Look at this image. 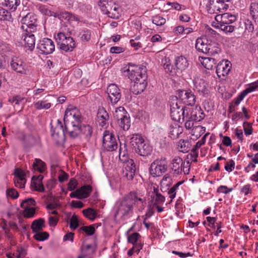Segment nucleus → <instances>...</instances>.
I'll use <instances>...</instances> for the list:
<instances>
[{
  "instance_id": "nucleus-1",
  "label": "nucleus",
  "mask_w": 258,
  "mask_h": 258,
  "mask_svg": "<svg viewBox=\"0 0 258 258\" xmlns=\"http://www.w3.org/2000/svg\"><path fill=\"white\" fill-rule=\"evenodd\" d=\"M82 115L77 108L71 107L67 108L63 121L69 136L75 138L82 133L88 140L92 136L93 129L88 124L82 125Z\"/></svg>"
},
{
  "instance_id": "nucleus-2",
  "label": "nucleus",
  "mask_w": 258,
  "mask_h": 258,
  "mask_svg": "<svg viewBox=\"0 0 258 258\" xmlns=\"http://www.w3.org/2000/svg\"><path fill=\"white\" fill-rule=\"evenodd\" d=\"M136 205L139 210L146 207V198L135 192H131L119 203L114 214L115 218L124 220L133 212V205Z\"/></svg>"
},
{
  "instance_id": "nucleus-3",
  "label": "nucleus",
  "mask_w": 258,
  "mask_h": 258,
  "mask_svg": "<svg viewBox=\"0 0 258 258\" xmlns=\"http://www.w3.org/2000/svg\"><path fill=\"white\" fill-rule=\"evenodd\" d=\"M196 48L199 52L213 55L218 53L217 44L209 38L207 35H203L196 40Z\"/></svg>"
},
{
  "instance_id": "nucleus-4",
  "label": "nucleus",
  "mask_w": 258,
  "mask_h": 258,
  "mask_svg": "<svg viewBox=\"0 0 258 258\" xmlns=\"http://www.w3.org/2000/svg\"><path fill=\"white\" fill-rule=\"evenodd\" d=\"M113 117L117 125L123 130L127 131L131 126L130 114L122 106L116 107L113 112Z\"/></svg>"
},
{
  "instance_id": "nucleus-5",
  "label": "nucleus",
  "mask_w": 258,
  "mask_h": 258,
  "mask_svg": "<svg viewBox=\"0 0 258 258\" xmlns=\"http://www.w3.org/2000/svg\"><path fill=\"white\" fill-rule=\"evenodd\" d=\"M170 115L172 119L180 123L184 122V117L186 115L187 107L180 104L176 98H172L170 103Z\"/></svg>"
},
{
  "instance_id": "nucleus-6",
  "label": "nucleus",
  "mask_w": 258,
  "mask_h": 258,
  "mask_svg": "<svg viewBox=\"0 0 258 258\" xmlns=\"http://www.w3.org/2000/svg\"><path fill=\"white\" fill-rule=\"evenodd\" d=\"M128 78L132 81L141 80L143 76H145V80H147V68L141 65H135L132 63H128V68L125 71Z\"/></svg>"
},
{
  "instance_id": "nucleus-7",
  "label": "nucleus",
  "mask_w": 258,
  "mask_h": 258,
  "mask_svg": "<svg viewBox=\"0 0 258 258\" xmlns=\"http://www.w3.org/2000/svg\"><path fill=\"white\" fill-rule=\"evenodd\" d=\"M226 60L223 59L220 61L217 67L216 73L220 80L218 87V92L221 95V97L224 100L226 99V87H225V74H226Z\"/></svg>"
},
{
  "instance_id": "nucleus-8",
  "label": "nucleus",
  "mask_w": 258,
  "mask_h": 258,
  "mask_svg": "<svg viewBox=\"0 0 258 258\" xmlns=\"http://www.w3.org/2000/svg\"><path fill=\"white\" fill-rule=\"evenodd\" d=\"M217 13H220L221 14L217 15L215 17L216 22L212 23V26L216 29H218L220 32L225 33L226 30V23L223 21V16L225 15L226 11V4H225L224 0L218 1Z\"/></svg>"
},
{
  "instance_id": "nucleus-9",
  "label": "nucleus",
  "mask_w": 258,
  "mask_h": 258,
  "mask_svg": "<svg viewBox=\"0 0 258 258\" xmlns=\"http://www.w3.org/2000/svg\"><path fill=\"white\" fill-rule=\"evenodd\" d=\"M117 147L115 136L109 131H105L102 137L101 150L103 152H112L116 150Z\"/></svg>"
},
{
  "instance_id": "nucleus-10",
  "label": "nucleus",
  "mask_w": 258,
  "mask_h": 258,
  "mask_svg": "<svg viewBox=\"0 0 258 258\" xmlns=\"http://www.w3.org/2000/svg\"><path fill=\"white\" fill-rule=\"evenodd\" d=\"M59 48L66 52L71 51L75 47L76 43L71 36H67L62 32L58 33L55 38Z\"/></svg>"
},
{
  "instance_id": "nucleus-11",
  "label": "nucleus",
  "mask_w": 258,
  "mask_h": 258,
  "mask_svg": "<svg viewBox=\"0 0 258 258\" xmlns=\"http://www.w3.org/2000/svg\"><path fill=\"white\" fill-rule=\"evenodd\" d=\"M176 96L172 98H176L177 101L180 104L192 106L196 101V97L192 91L190 89L178 90L176 91Z\"/></svg>"
},
{
  "instance_id": "nucleus-12",
  "label": "nucleus",
  "mask_w": 258,
  "mask_h": 258,
  "mask_svg": "<svg viewBox=\"0 0 258 258\" xmlns=\"http://www.w3.org/2000/svg\"><path fill=\"white\" fill-rule=\"evenodd\" d=\"M167 169V162L165 158L157 159L153 162L150 167V172L154 177L160 176Z\"/></svg>"
},
{
  "instance_id": "nucleus-13",
  "label": "nucleus",
  "mask_w": 258,
  "mask_h": 258,
  "mask_svg": "<svg viewBox=\"0 0 258 258\" xmlns=\"http://www.w3.org/2000/svg\"><path fill=\"white\" fill-rule=\"evenodd\" d=\"M12 70L18 74L26 75L29 71L26 63L19 57L13 56L10 61Z\"/></svg>"
},
{
  "instance_id": "nucleus-14",
  "label": "nucleus",
  "mask_w": 258,
  "mask_h": 258,
  "mask_svg": "<svg viewBox=\"0 0 258 258\" xmlns=\"http://www.w3.org/2000/svg\"><path fill=\"white\" fill-rule=\"evenodd\" d=\"M37 19L36 16L32 13H28L21 20V29L23 31L35 32L36 30Z\"/></svg>"
},
{
  "instance_id": "nucleus-15",
  "label": "nucleus",
  "mask_w": 258,
  "mask_h": 258,
  "mask_svg": "<svg viewBox=\"0 0 258 258\" xmlns=\"http://www.w3.org/2000/svg\"><path fill=\"white\" fill-rule=\"evenodd\" d=\"M51 136L57 142H60L65 138L66 134L68 132L66 130V124L63 127L61 121L57 119L56 124L54 127H51Z\"/></svg>"
},
{
  "instance_id": "nucleus-16",
  "label": "nucleus",
  "mask_w": 258,
  "mask_h": 258,
  "mask_svg": "<svg viewBox=\"0 0 258 258\" xmlns=\"http://www.w3.org/2000/svg\"><path fill=\"white\" fill-rule=\"evenodd\" d=\"M184 165V161L179 156H175L171 160L169 168L171 173L174 176L181 175L182 172H184L183 166Z\"/></svg>"
},
{
  "instance_id": "nucleus-17",
  "label": "nucleus",
  "mask_w": 258,
  "mask_h": 258,
  "mask_svg": "<svg viewBox=\"0 0 258 258\" xmlns=\"http://www.w3.org/2000/svg\"><path fill=\"white\" fill-rule=\"evenodd\" d=\"M108 100L112 105L116 104L120 99L121 94L118 86L114 84H110L107 88Z\"/></svg>"
},
{
  "instance_id": "nucleus-18",
  "label": "nucleus",
  "mask_w": 258,
  "mask_h": 258,
  "mask_svg": "<svg viewBox=\"0 0 258 258\" xmlns=\"http://www.w3.org/2000/svg\"><path fill=\"white\" fill-rule=\"evenodd\" d=\"M37 48L41 51V53L49 54L54 51L55 46L51 39L44 38L37 44Z\"/></svg>"
},
{
  "instance_id": "nucleus-19",
  "label": "nucleus",
  "mask_w": 258,
  "mask_h": 258,
  "mask_svg": "<svg viewBox=\"0 0 258 258\" xmlns=\"http://www.w3.org/2000/svg\"><path fill=\"white\" fill-rule=\"evenodd\" d=\"M101 9L102 11L105 14L112 19H117L120 16V9L115 4L112 3L111 2L110 3H107L106 5H103Z\"/></svg>"
},
{
  "instance_id": "nucleus-20",
  "label": "nucleus",
  "mask_w": 258,
  "mask_h": 258,
  "mask_svg": "<svg viewBox=\"0 0 258 258\" xmlns=\"http://www.w3.org/2000/svg\"><path fill=\"white\" fill-rule=\"evenodd\" d=\"M149 195L152 199L150 202L154 206L161 204L165 201V197L159 192L158 187L155 185H153L150 187Z\"/></svg>"
},
{
  "instance_id": "nucleus-21",
  "label": "nucleus",
  "mask_w": 258,
  "mask_h": 258,
  "mask_svg": "<svg viewBox=\"0 0 258 258\" xmlns=\"http://www.w3.org/2000/svg\"><path fill=\"white\" fill-rule=\"evenodd\" d=\"M187 112L189 118L195 121H200L205 116V113L200 106H196L194 108L187 107ZM189 119V118H188Z\"/></svg>"
},
{
  "instance_id": "nucleus-22",
  "label": "nucleus",
  "mask_w": 258,
  "mask_h": 258,
  "mask_svg": "<svg viewBox=\"0 0 258 258\" xmlns=\"http://www.w3.org/2000/svg\"><path fill=\"white\" fill-rule=\"evenodd\" d=\"M128 161L127 164L123 165L122 175L128 180H132L135 175L136 168L134 160Z\"/></svg>"
},
{
  "instance_id": "nucleus-23",
  "label": "nucleus",
  "mask_w": 258,
  "mask_h": 258,
  "mask_svg": "<svg viewBox=\"0 0 258 258\" xmlns=\"http://www.w3.org/2000/svg\"><path fill=\"white\" fill-rule=\"evenodd\" d=\"M145 76H143L141 80L138 81H133V84L131 87V92L135 94L138 95L143 92L146 89L147 85V80H145Z\"/></svg>"
},
{
  "instance_id": "nucleus-24",
  "label": "nucleus",
  "mask_w": 258,
  "mask_h": 258,
  "mask_svg": "<svg viewBox=\"0 0 258 258\" xmlns=\"http://www.w3.org/2000/svg\"><path fill=\"white\" fill-rule=\"evenodd\" d=\"M194 88L200 95L205 96L209 93V90L207 88V84L205 81L199 78H195L193 81Z\"/></svg>"
},
{
  "instance_id": "nucleus-25",
  "label": "nucleus",
  "mask_w": 258,
  "mask_h": 258,
  "mask_svg": "<svg viewBox=\"0 0 258 258\" xmlns=\"http://www.w3.org/2000/svg\"><path fill=\"white\" fill-rule=\"evenodd\" d=\"M33 32H27L23 31L22 38L25 41V46L30 51H32L35 47V38L34 35L32 34Z\"/></svg>"
},
{
  "instance_id": "nucleus-26",
  "label": "nucleus",
  "mask_w": 258,
  "mask_h": 258,
  "mask_svg": "<svg viewBox=\"0 0 258 258\" xmlns=\"http://www.w3.org/2000/svg\"><path fill=\"white\" fill-rule=\"evenodd\" d=\"M43 176L39 175L38 176L34 175L32 177L31 187L32 189L39 192H43L44 187L42 183V179Z\"/></svg>"
},
{
  "instance_id": "nucleus-27",
  "label": "nucleus",
  "mask_w": 258,
  "mask_h": 258,
  "mask_svg": "<svg viewBox=\"0 0 258 258\" xmlns=\"http://www.w3.org/2000/svg\"><path fill=\"white\" fill-rule=\"evenodd\" d=\"M238 13L227 12V32H232L236 27Z\"/></svg>"
},
{
  "instance_id": "nucleus-28",
  "label": "nucleus",
  "mask_w": 258,
  "mask_h": 258,
  "mask_svg": "<svg viewBox=\"0 0 258 258\" xmlns=\"http://www.w3.org/2000/svg\"><path fill=\"white\" fill-rule=\"evenodd\" d=\"M109 119V115L104 108H99L97 114V121L102 127H104L107 124Z\"/></svg>"
},
{
  "instance_id": "nucleus-29",
  "label": "nucleus",
  "mask_w": 258,
  "mask_h": 258,
  "mask_svg": "<svg viewBox=\"0 0 258 258\" xmlns=\"http://www.w3.org/2000/svg\"><path fill=\"white\" fill-rule=\"evenodd\" d=\"M57 18L63 19L68 21L70 24H72L74 22H79V17L75 14L67 11L61 12L57 14Z\"/></svg>"
},
{
  "instance_id": "nucleus-30",
  "label": "nucleus",
  "mask_w": 258,
  "mask_h": 258,
  "mask_svg": "<svg viewBox=\"0 0 258 258\" xmlns=\"http://www.w3.org/2000/svg\"><path fill=\"white\" fill-rule=\"evenodd\" d=\"M174 64L176 70L180 72L185 70L188 66L186 58L183 56L176 57Z\"/></svg>"
},
{
  "instance_id": "nucleus-31",
  "label": "nucleus",
  "mask_w": 258,
  "mask_h": 258,
  "mask_svg": "<svg viewBox=\"0 0 258 258\" xmlns=\"http://www.w3.org/2000/svg\"><path fill=\"white\" fill-rule=\"evenodd\" d=\"M75 35L83 42H88L91 39V31L87 28L80 29L75 33Z\"/></svg>"
},
{
  "instance_id": "nucleus-32",
  "label": "nucleus",
  "mask_w": 258,
  "mask_h": 258,
  "mask_svg": "<svg viewBox=\"0 0 258 258\" xmlns=\"http://www.w3.org/2000/svg\"><path fill=\"white\" fill-rule=\"evenodd\" d=\"M152 151V147L145 141L135 152L142 156H147L150 155Z\"/></svg>"
},
{
  "instance_id": "nucleus-33",
  "label": "nucleus",
  "mask_w": 258,
  "mask_h": 258,
  "mask_svg": "<svg viewBox=\"0 0 258 258\" xmlns=\"http://www.w3.org/2000/svg\"><path fill=\"white\" fill-rule=\"evenodd\" d=\"M144 140L141 135H133L130 139V145L134 151L136 150L140 145H142L144 142Z\"/></svg>"
},
{
  "instance_id": "nucleus-34",
  "label": "nucleus",
  "mask_w": 258,
  "mask_h": 258,
  "mask_svg": "<svg viewBox=\"0 0 258 258\" xmlns=\"http://www.w3.org/2000/svg\"><path fill=\"white\" fill-rule=\"evenodd\" d=\"M183 128L177 124L170 126L169 131V137L172 140L177 139L182 133Z\"/></svg>"
},
{
  "instance_id": "nucleus-35",
  "label": "nucleus",
  "mask_w": 258,
  "mask_h": 258,
  "mask_svg": "<svg viewBox=\"0 0 258 258\" xmlns=\"http://www.w3.org/2000/svg\"><path fill=\"white\" fill-rule=\"evenodd\" d=\"M81 251L87 256L92 255L95 251V247L91 244H86L84 241L81 247Z\"/></svg>"
},
{
  "instance_id": "nucleus-36",
  "label": "nucleus",
  "mask_w": 258,
  "mask_h": 258,
  "mask_svg": "<svg viewBox=\"0 0 258 258\" xmlns=\"http://www.w3.org/2000/svg\"><path fill=\"white\" fill-rule=\"evenodd\" d=\"M44 222L45 220L43 218L34 220L31 225L33 232L36 233L42 230L43 228L45 227Z\"/></svg>"
},
{
  "instance_id": "nucleus-37",
  "label": "nucleus",
  "mask_w": 258,
  "mask_h": 258,
  "mask_svg": "<svg viewBox=\"0 0 258 258\" xmlns=\"http://www.w3.org/2000/svg\"><path fill=\"white\" fill-rule=\"evenodd\" d=\"M92 187L90 185H85L77 189V192H79L81 199H85L89 197Z\"/></svg>"
},
{
  "instance_id": "nucleus-38",
  "label": "nucleus",
  "mask_w": 258,
  "mask_h": 258,
  "mask_svg": "<svg viewBox=\"0 0 258 258\" xmlns=\"http://www.w3.org/2000/svg\"><path fill=\"white\" fill-rule=\"evenodd\" d=\"M33 169L40 173H43L46 169V164L40 159L35 158L32 164Z\"/></svg>"
},
{
  "instance_id": "nucleus-39",
  "label": "nucleus",
  "mask_w": 258,
  "mask_h": 258,
  "mask_svg": "<svg viewBox=\"0 0 258 258\" xmlns=\"http://www.w3.org/2000/svg\"><path fill=\"white\" fill-rule=\"evenodd\" d=\"M124 150L123 151L121 145L120 146L119 151V160L124 163V164H127V162H129V160H133L132 159H130L128 157L126 149V144L123 145Z\"/></svg>"
},
{
  "instance_id": "nucleus-40",
  "label": "nucleus",
  "mask_w": 258,
  "mask_h": 258,
  "mask_svg": "<svg viewBox=\"0 0 258 258\" xmlns=\"http://www.w3.org/2000/svg\"><path fill=\"white\" fill-rule=\"evenodd\" d=\"M218 1L220 0H208L206 5V8L209 14L217 13V6Z\"/></svg>"
},
{
  "instance_id": "nucleus-41",
  "label": "nucleus",
  "mask_w": 258,
  "mask_h": 258,
  "mask_svg": "<svg viewBox=\"0 0 258 258\" xmlns=\"http://www.w3.org/2000/svg\"><path fill=\"white\" fill-rule=\"evenodd\" d=\"M84 215L90 220L93 221L97 217V213L95 209L89 208L83 210Z\"/></svg>"
},
{
  "instance_id": "nucleus-42",
  "label": "nucleus",
  "mask_w": 258,
  "mask_h": 258,
  "mask_svg": "<svg viewBox=\"0 0 258 258\" xmlns=\"http://www.w3.org/2000/svg\"><path fill=\"white\" fill-rule=\"evenodd\" d=\"M183 182V181H179L168 189L167 194L168 195L169 197L171 199L169 203L172 202V200L176 197L177 190L178 189L179 185L182 184Z\"/></svg>"
},
{
  "instance_id": "nucleus-43",
  "label": "nucleus",
  "mask_w": 258,
  "mask_h": 258,
  "mask_svg": "<svg viewBox=\"0 0 258 258\" xmlns=\"http://www.w3.org/2000/svg\"><path fill=\"white\" fill-rule=\"evenodd\" d=\"M258 87V81L251 84L249 87L243 90L239 94V100H243L244 97L249 93L254 91Z\"/></svg>"
},
{
  "instance_id": "nucleus-44",
  "label": "nucleus",
  "mask_w": 258,
  "mask_h": 258,
  "mask_svg": "<svg viewBox=\"0 0 258 258\" xmlns=\"http://www.w3.org/2000/svg\"><path fill=\"white\" fill-rule=\"evenodd\" d=\"M20 3V0H4V5L12 11L17 9Z\"/></svg>"
},
{
  "instance_id": "nucleus-45",
  "label": "nucleus",
  "mask_w": 258,
  "mask_h": 258,
  "mask_svg": "<svg viewBox=\"0 0 258 258\" xmlns=\"http://www.w3.org/2000/svg\"><path fill=\"white\" fill-rule=\"evenodd\" d=\"M202 65L207 70H212L215 64V59L209 57L203 58Z\"/></svg>"
},
{
  "instance_id": "nucleus-46",
  "label": "nucleus",
  "mask_w": 258,
  "mask_h": 258,
  "mask_svg": "<svg viewBox=\"0 0 258 258\" xmlns=\"http://www.w3.org/2000/svg\"><path fill=\"white\" fill-rule=\"evenodd\" d=\"M162 62L163 63V67L166 72L170 73H175V67L171 64L170 60L168 58H165L164 60H162Z\"/></svg>"
},
{
  "instance_id": "nucleus-47",
  "label": "nucleus",
  "mask_w": 258,
  "mask_h": 258,
  "mask_svg": "<svg viewBox=\"0 0 258 258\" xmlns=\"http://www.w3.org/2000/svg\"><path fill=\"white\" fill-rule=\"evenodd\" d=\"M35 233L33 237L38 241H42L48 239L49 237V234L47 232L39 231Z\"/></svg>"
},
{
  "instance_id": "nucleus-48",
  "label": "nucleus",
  "mask_w": 258,
  "mask_h": 258,
  "mask_svg": "<svg viewBox=\"0 0 258 258\" xmlns=\"http://www.w3.org/2000/svg\"><path fill=\"white\" fill-rule=\"evenodd\" d=\"M35 108L37 109H49L51 107V103L46 101H39L34 104Z\"/></svg>"
},
{
  "instance_id": "nucleus-49",
  "label": "nucleus",
  "mask_w": 258,
  "mask_h": 258,
  "mask_svg": "<svg viewBox=\"0 0 258 258\" xmlns=\"http://www.w3.org/2000/svg\"><path fill=\"white\" fill-rule=\"evenodd\" d=\"M188 142H186L184 140H180L177 144L178 148L179 149V151L183 152L185 153L188 152Z\"/></svg>"
},
{
  "instance_id": "nucleus-50",
  "label": "nucleus",
  "mask_w": 258,
  "mask_h": 258,
  "mask_svg": "<svg viewBox=\"0 0 258 258\" xmlns=\"http://www.w3.org/2000/svg\"><path fill=\"white\" fill-rule=\"evenodd\" d=\"M40 12L43 15L48 16H53L55 18L57 17V14L49 10L44 6L40 7L39 8Z\"/></svg>"
},
{
  "instance_id": "nucleus-51",
  "label": "nucleus",
  "mask_w": 258,
  "mask_h": 258,
  "mask_svg": "<svg viewBox=\"0 0 258 258\" xmlns=\"http://www.w3.org/2000/svg\"><path fill=\"white\" fill-rule=\"evenodd\" d=\"M250 15L253 18H258V4L252 3L250 6Z\"/></svg>"
},
{
  "instance_id": "nucleus-52",
  "label": "nucleus",
  "mask_w": 258,
  "mask_h": 258,
  "mask_svg": "<svg viewBox=\"0 0 258 258\" xmlns=\"http://www.w3.org/2000/svg\"><path fill=\"white\" fill-rule=\"evenodd\" d=\"M152 22L157 26H162L166 23V20L159 15H156L153 17Z\"/></svg>"
},
{
  "instance_id": "nucleus-53",
  "label": "nucleus",
  "mask_w": 258,
  "mask_h": 258,
  "mask_svg": "<svg viewBox=\"0 0 258 258\" xmlns=\"http://www.w3.org/2000/svg\"><path fill=\"white\" fill-rule=\"evenodd\" d=\"M198 149L194 148L191 152L187 155V159H189L191 160V162H196L198 161L197 157H198Z\"/></svg>"
},
{
  "instance_id": "nucleus-54",
  "label": "nucleus",
  "mask_w": 258,
  "mask_h": 258,
  "mask_svg": "<svg viewBox=\"0 0 258 258\" xmlns=\"http://www.w3.org/2000/svg\"><path fill=\"white\" fill-rule=\"evenodd\" d=\"M203 105L205 110L207 112H210L214 109V103L209 99H205L203 103Z\"/></svg>"
},
{
  "instance_id": "nucleus-55",
  "label": "nucleus",
  "mask_w": 258,
  "mask_h": 258,
  "mask_svg": "<svg viewBox=\"0 0 258 258\" xmlns=\"http://www.w3.org/2000/svg\"><path fill=\"white\" fill-rule=\"evenodd\" d=\"M140 238H141L140 234L138 232H134L128 236L127 241L129 243L135 245Z\"/></svg>"
},
{
  "instance_id": "nucleus-56",
  "label": "nucleus",
  "mask_w": 258,
  "mask_h": 258,
  "mask_svg": "<svg viewBox=\"0 0 258 258\" xmlns=\"http://www.w3.org/2000/svg\"><path fill=\"white\" fill-rule=\"evenodd\" d=\"M192 132L193 135H195L197 137H200L205 132V128L201 125L196 126L192 128Z\"/></svg>"
},
{
  "instance_id": "nucleus-57",
  "label": "nucleus",
  "mask_w": 258,
  "mask_h": 258,
  "mask_svg": "<svg viewBox=\"0 0 258 258\" xmlns=\"http://www.w3.org/2000/svg\"><path fill=\"white\" fill-rule=\"evenodd\" d=\"M79 226V222L78 220V217L77 215L74 214L70 221V228L74 230H75Z\"/></svg>"
},
{
  "instance_id": "nucleus-58",
  "label": "nucleus",
  "mask_w": 258,
  "mask_h": 258,
  "mask_svg": "<svg viewBox=\"0 0 258 258\" xmlns=\"http://www.w3.org/2000/svg\"><path fill=\"white\" fill-rule=\"evenodd\" d=\"M36 202L33 198H30L23 201L21 204V207L22 208L29 207L30 206H35Z\"/></svg>"
},
{
  "instance_id": "nucleus-59",
  "label": "nucleus",
  "mask_w": 258,
  "mask_h": 258,
  "mask_svg": "<svg viewBox=\"0 0 258 258\" xmlns=\"http://www.w3.org/2000/svg\"><path fill=\"white\" fill-rule=\"evenodd\" d=\"M242 100H239V95L234 99V100L230 103L229 106V111L230 113H231L235 111V107L238 106L240 102Z\"/></svg>"
},
{
  "instance_id": "nucleus-60",
  "label": "nucleus",
  "mask_w": 258,
  "mask_h": 258,
  "mask_svg": "<svg viewBox=\"0 0 258 258\" xmlns=\"http://www.w3.org/2000/svg\"><path fill=\"white\" fill-rule=\"evenodd\" d=\"M2 227L5 232V236L9 239H11L13 237V235L10 232L9 224L8 225L6 221L4 220V223L2 226Z\"/></svg>"
},
{
  "instance_id": "nucleus-61",
  "label": "nucleus",
  "mask_w": 258,
  "mask_h": 258,
  "mask_svg": "<svg viewBox=\"0 0 258 258\" xmlns=\"http://www.w3.org/2000/svg\"><path fill=\"white\" fill-rule=\"evenodd\" d=\"M11 17L10 13L6 10L0 8V20H9Z\"/></svg>"
},
{
  "instance_id": "nucleus-62",
  "label": "nucleus",
  "mask_w": 258,
  "mask_h": 258,
  "mask_svg": "<svg viewBox=\"0 0 258 258\" xmlns=\"http://www.w3.org/2000/svg\"><path fill=\"white\" fill-rule=\"evenodd\" d=\"M80 230L84 231L87 235L91 236L94 234L95 229L94 225L89 226H83L80 228Z\"/></svg>"
},
{
  "instance_id": "nucleus-63",
  "label": "nucleus",
  "mask_w": 258,
  "mask_h": 258,
  "mask_svg": "<svg viewBox=\"0 0 258 258\" xmlns=\"http://www.w3.org/2000/svg\"><path fill=\"white\" fill-rule=\"evenodd\" d=\"M24 209V216L25 217L30 218L34 216L35 213V210L34 208L26 207Z\"/></svg>"
},
{
  "instance_id": "nucleus-64",
  "label": "nucleus",
  "mask_w": 258,
  "mask_h": 258,
  "mask_svg": "<svg viewBox=\"0 0 258 258\" xmlns=\"http://www.w3.org/2000/svg\"><path fill=\"white\" fill-rule=\"evenodd\" d=\"M6 195L8 197L15 199L19 197L18 191L14 188H8L6 190Z\"/></svg>"
}]
</instances>
